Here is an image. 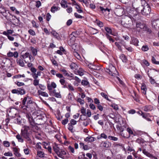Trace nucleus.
<instances>
[{"instance_id": "ea45409f", "label": "nucleus", "mask_w": 159, "mask_h": 159, "mask_svg": "<svg viewBox=\"0 0 159 159\" xmlns=\"http://www.w3.org/2000/svg\"><path fill=\"white\" fill-rule=\"evenodd\" d=\"M101 95L105 99L108 101H110L109 99L108 98V96L105 93L102 92L101 93Z\"/></svg>"}, {"instance_id": "e2e57ef3", "label": "nucleus", "mask_w": 159, "mask_h": 159, "mask_svg": "<svg viewBox=\"0 0 159 159\" xmlns=\"http://www.w3.org/2000/svg\"><path fill=\"white\" fill-rule=\"evenodd\" d=\"M32 102V101L30 99V98H28L27 102V105H26L25 106L27 107V106H29V105L31 104Z\"/></svg>"}, {"instance_id": "bf43d9fd", "label": "nucleus", "mask_w": 159, "mask_h": 159, "mask_svg": "<svg viewBox=\"0 0 159 159\" xmlns=\"http://www.w3.org/2000/svg\"><path fill=\"white\" fill-rule=\"evenodd\" d=\"M29 33L31 35L34 36L35 34V32L33 30L30 29L28 30Z\"/></svg>"}, {"instance_id": "ddd939ff", "label": "nucleus", "mask_w": 159, "mask_h": 159, "mask_svg": "<svg viewBox=\"0 0 159 159\" xmlns=\"http://www.w3.org/2000/svg\"><path fill=\"white\" fill-rule=\"evenodd\" d=\"M14 154L16 157H20L21 155L19 152V149L16 147L12 148Z\"/></svg>"}, {"instance_id": "412c9836", "label": "nucleus", "mask_w": 159, "mask_h": 159, "mask_svg": "<svg viewBox=\"0 0 159 159\" xmlns=\"http://www.w3.org/2000/svg\"><path fill=\"white\" fill-rule=\"evenodd\" d=\"M89 30L90 33L93 34H97L98 32L97 30L91 27L89 28Z\"/></svg>"}, {"instance_id": "c85d7f7f", "label": "nucleus", "mask_w": 159, "mask_h": 159, "mask_svg": "<svg viewBox=\"0 0 159 159\" xmlns=\"http://www.w3.org/2000/svg\"><path fill=\"white\" fill-rule=\"evenodd\" d=\"M120 58L124 62L126 63L127 61V58L126 56L123 54L121 55L120 56Z\"/></svg>"}, {"instance_id": "9d476101", "label": "nucleus", "mask_w": 159, "mask_h": 159, "mask_svg": "<svg viewBox=\"0 0 159 159\" xmlns=\"http://www.w3.org/2000/svg\"><path fill=\"white\" fill-rule=\"evenodd\" d=\"M70 67L72 69H75V74L80 75V71L79 70H76V69L78 68V67L76 64L74 63H72L70 65Z\"/></svg>"}, {"instance_id": "338daca9", "label": "nucleus", "mask_w": 159, "mask_h": 159, "mask_svg": "<svg viewBox=\"0 0 159 159\" xmlns=\"http://www.w3.org/2000/svg\"><path fill=\"white\" fill-rule=\"evenodd\" d=\"M36 7H39L41 5V3L40 1H38L36 2Z\"/></svg>"}, {"instance_id": "de8ad7c7", "label": "nucleus", "mask_w": 159, "mask_h": 159, "mask_svg": "<svg viewBox=\"0 0 159 159\" xmlns=\"http://www.w3.org/2000/svg\"><path fill=\"white\" fill-rule=\"evenodd\" d=\"M115 44L116 46L117 47L118 49L120 51H122V49L121 47L120 44L118 42H115Z\"/></svg>"}, {"instance_id": "680f3d73", "label": "nucleus", "mask_w": 159, "mask_h": 159, "mask_svg": "<svg viewBox=\"0 0 159 159\" xmlns=\"http://www.w3.org/2000/svg\"><path fill=\"white\" fill-rule=\"evenodd\" d=\"M81 113L83 114V116H86V110L83 107H82L81 110Z\"/></svg>"}, {"instance_id": "0e129e2a", "label": "nucleus", "mask_w": 159, "mask_h": 159, "mask_svg": "<svg viewBox=\"0 0 159 159\" xmlns=\"http://www.w3.org/2000/svg\"><path fill=\"white\" fill-rule=\"evenodd\" d=\"M116 79L118 81V82H119L120 84H121L122 85H123L124 84V83L117 76L116 77Z\"/></svg>"}, {"instance_id": "a878e982", "label": "nucleus", "mask_w": 159, "mask_h": 159, "mask_svg": "<svg viewBox=\"0 0 159 159\" xmlns=\"http://www.w3.org/2000/svg\"><path fill=\"white\" fill-rule=\"evenodd\" d=\"M53 149L55 152L59 154L60 149L57 144H55L53 147Z\"/></svg>"}, {"instance_id": "2eb2a0df", "label": "nucleus", "mask_w": 159, "mask_h": 159, "mask_svg": "<svg viewBox=\"0 0 159 159\" xmlns=\"http://www.w3.org/2000/svg\"><path fill=\"white\" fill-rule=\"evenodd\" d=\"M57 87L56 84L54 82H52L51 84H48L47 88L49 90H52V88H55Z\"/></svg>"}, {"instance_id": "f257e3e1", "label": "nucleus", "mask_w": 159, "mask_h": 159, "mask_svg": "<svg viewBox=\"0 0 159 159\" xmlns=\"http://www.w3.org/2000/svg\"><path fill=\"white\" fill-rule=\"evenodd\" d=\"M132 19L129 16H124L121 20V24L125 27L129 28L133 25Z\"/></svg>"}, {"instance_id": "423d86ee", "label": "nucleus", "mask_w": 159, "mask_h": 159, "mask_svg": "<svg viewBox=\"0 0 159 159\" xmlns=\"http://www.w3.org/2000/svg\"><path fill=\"white\" fill-rule=\"evenodd\" d=\"M136 27L137 30L139 31L143 30L144 31H148L150 32L148 28L142 22H137L136 24Z\"/></svg>"}, {"instance_id": "7ed1b4c3", "label": "nucleus", "mask_w": 159, "mask_h": 159, "mask_svg": "<svg viewBox=\"0 0 159 159\" xmlns=\"http://www.w3.org/2000/svg\"><path fill=\"white\" fill-rule=\"evenodd\" d=\"M145 3L144 0H134L132 2V6L133 8L140 10L143 8V4Z\"/></svg>"}, {"instance_id": "4d7b16f0", "label": "nucleus", "mask_w": 159, "mask_h": 159, "mask_svg": "<svg viewBox=\"0 0 159 159\" xmlns=\"http://www.w3.org/2000/svg\"><path fill=\"white\" fill-rule=\"evenodd\" d=\"M107 137V135L104 133H102L101 134L100 138H102L105 139H106Z\"/></svg>"}, {"instance_id": "c9c22d12", "label": "nucleus", "mask_w": 159, "mask_h": 159, "mask_svg": "<svg viewBox=\"0 0 159 159\" xmlns=\"http://www.w3.org/2000/svg\"><path fill=\"white\" fill-rule=\"evenodd\" d=\"M3 144L4 147H9L10 146L9 142L7 141H4L3 142Z\"/></svg>"}, {"instance_id": "393cba45", "label": "nucleus", "mask_w": 159, "mask_h": 159, "mask_svg": "<svg viewBox=\"0 0 159 159\" xmlns=\"http://www.w3.org/2000/svg\"><path fill=\"white\" fill-rule=\"evenodd\" d=\"M38 93L39 94L43 97H48V95L47 93L45 92H42L40 90H38Z\"/></svg>"}, {"instance_id": "6ab92c4d", "label": "nucleus", "mask_w": 159, "mask_h": 159, "mask_svg": "<svg viewBox=\"0 0 159 159\" xmlns=\"http://www.w3.org/2000/svg\"><path fill=\"white\" fill-rule=\"evenodd\" d=\"M30 48L34 56H35L37 55L38 51L37 49L34 48V47H30Z\"/></svg>"}, {"instance_id": "f8f14e48", "label": "nucleus", "mask_w": 159, "mask_h": 159, "mask_svg": "<svg viewBox=\"0 0 159 159\" xmlns=\"http://www.w3.org/2000/svg\"><path fill=\"white\" fill-rule=\"evenodd\" d=\"M89 68L92 70H98L101 69V67L98 66H96L94 65L90 64L89 65Z\"/></svg>"}, {"instance_id": "f03ea898", "label": "nucleus", "mask_w": 159, "mask_h": 159, "mask_svg": "<svg viewBox=\"0 0 159 159\" xmlns=\"http://www.w3.org/2000/svg\"><path fill=\"white\" fill-rule=\"evenodd\" d=\"M140 10L134 8H130L128 11L129 16H130L134 20H136L139 17V13Z\"/></svg>"}, {"instance_id": "39448f33", "label": "nucleus", "mask_w": 159, "mask_h": 159, "mask_svg": "<svg viewBox=\"0 0 159 159\" xmlns=\"http://www.w3.org/2000/svg\"><path fill=\"white\" fill-rule=\"evenodd\" d=\"M30 128L29 126L25 125L23 127V129H21V135L24 138L26 139L29 138L28 131L30 129Z\"/></svg>"}, {"instance_id": "aec40b11", "label": "nucleus", "mask_w": 159, "mask_h": 159, "mask_svg": "<svg viewBox=\"0 0 159 159\" xmlns=\"http://www.w3.org/2000/svg\"><path fill=\"white\" fill-rule=\"evenodd\" d=\"M101 144L103 147L105 148H108L111 145L110 143L108 142H102Z\"/></svg>"}, {"instance_id": "13d9d810", "label": "nucleus", "mask_w": 159, "mask_h": 159, "mask_svg": "<svg viewBox=\"0 0 159 159\" xmlns=\"http://www.w3.org/2000/svg\"><path fill=\"white\" fill-rule=\"evenodd\" d=\"M39 80L34 79L33 81V84L35 86H37L39 84Z\"/></svg>"}, {"instance_id": "4c0bfd02", "label": "nucleus", "mask_w": 159, "mask_h": 159, "mask_svg": "<svg viewBox=\"0 0 159 159\" xmlns=\"http://www.w3.org/2000/svg\"><path fill=\"white\" fill-rule=\"evenodd\" d=\"M66 2L64 0H62L61 1V4L62 7L64 8L67 7V6L66 5Z\"/></svg>"}, {"instance_id": "7c9ffc66", "label": "nucleus", "mask_w": 159, "mask_h": 159, "mask_svg": "<svg viewBox=\"0 0 159 159\" xmlns=\"http://www.w3.org/2000/svg\"><path fill=\"white\" fill-rule=\"evenodd\" d=\"M141 65H143V64L145 65L146 66H148L149 65V63L145 59H143L141 61Z\"/></svg>"}, {"instance_id": "69168bd1", "label": "nucleus", "mask_w": 159, "mask_h": 159, "mask_svg": "<svg viewBox=\"0 0 159 159\" xmlns=\"http://www.w3.org/2000/svg\"><path fill=\"white\" fill-rule=\"evenodd\" d=\"M127 131L129 133V135L133 134V132L130 128H128L127 129Z\"/></svg>"}, {"instance_id": "4468645a", "label": "nucleus", "mask_w": 159, "mask_h": 159, "mask_svg": "<svg viewBox=\"0 0 159 159\" xmlns=\"http://www.w3.org/2000/svg\"><path fill=\"white\" fill-rule=\"evenodd\" d=\"M142 109L145 111H149L153 109V107L151 105H146L143 107Z\"/></svg>"}, {"instance_id": "49530a36", "label": "nucleus", "mask_w": 159, "mask_h": 159, "mask_svg": "<svg viewBox=\"0 0 159 159\" xmlns=\"http://www.w3.org/2000/svg\"><path fill=\"white\" fill-rule=\"evenodd\" d=\"M143 153L148 157H149L150 156H151V154L148 152L146 149H144L143 150Z\"/></svg>"}, {"instance_id": "37998d69", "label": "nucleus", "mask_w": 159, "mask_h": 159, "mask_svg": "<svg viewBox=\"0 0 159 159\" xmlns=\"http://www.w3.org/2000/svg\"><path fill=\"white\" fill-rule=\"evenodd\" d=\"M108 138L111 140H112L114 141H116L118 140L117 138L111 135H109L108 136Z\"/></svg>"}, {"instance_id": "20e7f679", "label": "nucleus", "mask_w": 159, "mask_h": 159, "mask_svg": "<svg viewBox=\"0 0 159 159\" xmlns=\"http://www.w3.org/2000/svg\"><path fill=\"white\" fill-rule=\"evenodd\" d=\"M143 8L140 9L141 11V13L142 15L144 16H147L150 13L151 9L150 6L146 2L143 3Z\"/></svg>"}, {"instance_id": "473e14b6", "label": "nucleus", "mask_w": 159, "mask_h": 159, "mask_svg": "<svg viewBox=\"0 0 159 159\" xmlns=\"http://www.w3.org/2000/svg\"><path fill=\"white\" fill-rule=\"evenodd\" d=\"M141 89L143 91V93L144 94H146L147 88L145 84H143L141 87Z\"/></svg>"}, {"instance_id": "5701e85b", "label": "nucleus", "mask_w": 159, "mask_h": 159, "mask_svg": "<svg viewBox=\"0 0 159 159\" xmlns=\"http://www.w3.org/2000/svg\"><path fill=\"white\" fill-rule=\"evenodd\" d=\"M80 76H81L84 75H86V76H91L88 73H87L83 69L81 68H80Z\"/></svg>"}, {"instance_id": "4be33fe9", "label": "nucleus", "mask_w": 159, "mask_h": 159, "mask_svg": "<svg viewBox=\"0 0 159 159\" xmlns=\"http://www.w3.org/2000/svg\"><path fill=\"white\" fill-rule=\"evenodd\" d=\"M16 62L17 63L21 66L23 67L24 66L25 64L22 59L18 58L16 60Z\"/></svg>"}, {"instance_id": "603ef678", "label": "nucleus", "mask_w": 159, "mask_h": 159, "mask_svg": "<svg viewBox=\"0 0 159 159\" xmlns=\"http://www.w3.org/2000/svg\"><path fill=\"white\" fill-rule=\"evenodd\" d=\"M58 9L57 7L55 6H52L51 9V11L52 12H55Z\"/></svg>"}, {"instance_id": "052dcab7", "label": "nucleus", "mask_w": 159, "mask_h": 159, "mask_svg": "<svg viewBox=\"0 0 159 159\" xmlns=\"http://www.w3.org/2000/svg\"><path fill=\"white\" fill-rule=\"evenodd\" d=\"M51 34L56 37H57L58 36V33L54 30H52L51 32Z\"/></svg>"}, {"instance_id": "72a5a7b5", "label": "nucleus", "mask_w": 159, "mask_h": 159, "mask_svg": "<svg viewBox=\"0 0 159 159\" xmlns=\"http://www.w3.org/2000/svg\"><path fill=\"white\" fill-rule=\"evenodd\" d=\"M21 136H22L21 135H20L18 134L16 135V138L18 139L19 142L22 143L23 142L24 140L22 138Z\"/></svg>"}, {"instance_id": "79ce46f5", "label": "nucleus", "mask_w": 159, "mask_h": 159, "mask_svg": "<svg viewBox=\"0 0 159 159\" xmlns=\"http://www.w3.org/2000/svg\"><path fill=\"white\" fill-rule=\"evenodd\" d=\"M148 76L149 77V81L150 83L152 84H154L155 83V80L153 79L152 77L150 76L148 73Z\"/></svg>"}, {"instance_id": "e433bc0d", "label": "nucleus", "mask_w": 159, "mask_h": 159, "mask_svg": "<svg viewBox=\"0 0 159 159\" xmlns=\"http://www.w3.org/2000/svg\"><path fill=\"white\" fill-rule=\"evenodd\" d=\"M14 122L16 124H20L21 123V119L20 117L16 118L14 120Z\"/></svg>"}, {"instance_id": "dca6fc26", "label": "nucleus", "mask_w": 159, "mask_h": 159, "mask_svg": "<svg viewBox=\"0 0 159 159\" xmlns=\"http://www.w3.org/2000/svg\"><path fill=\"white\" fill-rule=\"evenodd\" d=\"M139 42V40L137 39L133 38L131 39V40L130 41V43L135 46H138Z\"/></svg>"}, {"instance_id": "2f4dec72", "label": "nucleus", "mask_w": 159, "mask_h": 159, "mask_svg": "<svg viewBox=\"0 0 159 159\" xmlns=\"http://www.w3.org/2000/svg\"><path fill=\"white\" fill-rule=\"evenodd\" d=\"M37 155L40 158H43L44 156V153L43 152L41 151H37Z\"/></svg>"}, {"instance_id": "c03bdc74", "label": "nucleus", "mask_w": 159, "mask_h": 159, "mask_svg": "<svg viewBox=\"0 0 159 159\" xmlns=\"http://www.w3.org/2000/svg\"><path fill=\"white\" fill-rule=\"evenodd\" d=\"M4 155L6 157H12L13 156V154L11 152H6L4 154Z\"/></svg>"}, {"instance_id": "a211bd4d", "label": "nucleus", "mask_w": 159, "mask_h": 159, "mask_svg": "<svg viewBox=\"0 0 159 159\" xmlns=\"http://www.w3.org/2000/svg\"><path fill=\"white\" fill-rule=\"evenodd\" d=\"M84 80H82L81 82V84L84 86H87L88 84H89V83L88 81L87 80V78L86 76H84L83 77Z\"/></svg>"}, {"instance_id": "5fc2aeb1", "label": "nucleus", "mask_w": 159, "mask_h": 159, "mask_svg": "<svg viewBox=\"0 0 159 159\" xmlns=\"http://www.w3.org/2000/svg\"><path fill=\"white\" fill-rule=\"evenodd\" d=\"M152 61L154 64H159V61H157L156 60L155 58L153 57H152Z\"/></svg>"}, {"instance_id": "1a4fd4ad", "label": "nucleus", "mask_w": 159, "mask_h": 159, "mask_svg": "<svg viewBox=\"0 0 159 159\" xmlns=\"http://www.w3.org/2000/svg\"><path fill=\"white\" fill-rule=\"evenodd\" d=\"M152 27L156 30H159V19L154 20L152 22Z\"/></svg>"}, {"instance_id": "0eeeda50", "label": "nucleus", "mask_w": 159, "mask_h": 159, "mask_svg": "<svg viewBox=\"0 0 159 159\" xmlns=\"http://www.w3.org/2000/svg\"><path fill=\"white\" fill-rule=\"evenodd\" d=\"M107 70L108 71H107V72L112 76H116L118 75V72L116 68L111 64L109 65L108 68Z\"/></svg>"}, {"instance_id": "09e8293b", "label": "nucleus", "mask_w": 159, "mask_h": 159, "mask_svg": "<svg viewBox=\"0 0 159 159\" xmlns=\"http://www.w3.org/2000/svg\"><path fill=\"white\" fill-rule=\"evenodd\" d=\"M30 53L28 52H25V54H24L22 55V57L23 59H25L28 57L29 56Z\"/></svg>"}, {"instance_id": "9b49d317", "label": "nucleus", "mask_w": 159, "mask_h": 159, "mask_svg": "<svg viewBox=\"0 0 159 159\" xmlns=\"http://www.w3.org/2000/svg\"><path fill=\"white\" fill-rule=\"evenodd\" d=\"M7 55L9 57H14L15 58H17L18 57V53L16 51L14 52H10L7 53Z\"/></svg>"}, {"instance_id": "8fccbe9b", "label": "nucleus", "mask_w": 159, "mask_h": 159, "mask_svg": "<svg viewBox=\"0 0 159 159\" xmlns=\"http://www.w3.org/2000/svg\"><path fill=\"white\" fill-rule=\"evenodd\" d=\"M73 4L76 6L75 7L77 9V11L79 12L80 11V9H80V6L77 4V3L75 1H74L73 2Z\"/></svg>"}, {"instance_id": "6e6d98bb", "label": "nucleus", "mask_w": 159, "mask_h": 159, "mask_svg": "<svg viewBox=\"0 0 159 159\" xmlns=\"http://www.w3.org/2000/svg\"><path fill=\"white\" fill-rule=\"evenodd\" d=\"M14 78H21V77L25 78V75L23 74L22 75L19 74L17 75H16L15 76H14Z\"/></svg>"}, {"instance_id": "b1692460", "label": "nucleus", "mask_w": 159, "mask_h": 159, "mask_svg": "<svg viewBox=\"0 0 159 159\" xmlns=\"http://www.w3.org/2000/svg\"><path fill=\"white\" fill-rule=\"evenodd\" d=\"M104 29L108 34L115 36V35L112 33V30L111 28L107 27H105Z\"/></svg>"}, {"instance_id": "c756f323", "label": "nucleus", "mask_w": 159, "mask_h": 159, "mask_svg": "<svg viewBox=\"0 0 159 159\" xmlns=\"http://www.w3.org/2000/svg\"><path fill=\"white\" fill-rule=\"evenodd\" d=\"M18 95H24L25 93L24 89L21 88H18Z\"/></svg>"}, {"instance_id": "3c124183", "label": "nucleus", "mask_w": 159, "mask_h": 159, "mask_svg": "<svg viewBox=\"0 0 159 159\" xmlns=\"http://www.w3.org/2000/svg\"><path fill=\"white\" fill-rule=\"evenodd\" d=\"M80 146L83 147V148L84 150H87L89 149L88 146L87 145H84V144L82 143H80Z\"/></svg>"}, {"instance_id": "58836bf2", "label": "nucleus", "mask_w": 159, "mask_h": 159, "mask_svg": "<svg viewBox=\"0 0 159 159\" xmlns=\"http://www.w3.org/2000/svg\"><path fill=\"white\" fill-rule=\"evenodd\" d=\"M106 36L107 39H108L110 42H114V40L112 39L111 36L109 35L108 34H106Z\"/></svg>"}, {"instance_id": "cd10ccee", "label": "nucleus", "mask_w": 159, "mask_h": 159, "mask_svg": "<svg viewBox=\"0 0 159 159\" xmlns=\"http://www.w3.org/2000/svg\"><path fill=\"white\" fill-rule=\"evenodd\" d=\"M59 154L57 153V154L58 156L62 158H63L64 157V155L66 154V152L64 151H61V152H59Z\"/></svg>"}, {"instance_id": "a18cd8bd", "label": "nucleus", "mask_w": 159, "mask_h": 159, "mask_svg": "<svg viewBox=\"0 0 159 159\" xmlns=\"http://www.w3.org/2000/svg\"><path fill=\"white\" fill-rule=\"evenodd\" d=\"M99 8L100 9V10L103 13L104 12H104H105L106 11H108V12L110 11V9L107 8H104L102 7L101 6L99 7Z\"/></svg>"}, {"instance_id": "a19ab883", "label": "nucleus", "mask_w": 159, "mask_h": 159, "mask_svg": "<svg viewBox=\"0 0 159 159\" xmlns=\"http://www.w3.org/2000/svg\"><path fill=\"white\" fill-rule=\"evenodd\" d=\"M123 46L129 52H132L133 51V49L131 47H128L125 45H124Z\"/></svg>"}, {"instance_id": "f3484780", "label": "nucleus", "mask_w": 159, "mask_h": 159, "mask_svg": "<svg viewBox=\"0 0 159 159\" xmlns=\"http://www.w3.org/2000/svg\"><path fill=\"white\" fill-rule=\"evenodd\" d=\"M61 71L65 75L67 76L68 77H71L72 78V79H74L73 77V74H70L67 73V71L65 69H63L61 70Z\"/></svg>"}, {"instance_id": "6e6552de", "label": "nucleus", "mask_w": 159, "mask_h": 159, "mask_svg": "<svg viewBox=\"0 0 159 159\" xmlns=\"http://www.w3.org/2000/svg\"><path fill=\"white\" fill-rule=\"evenodd\" d=\"M26 116L28 119V121L29 122L30 125H31L32 128L36 129L37 126L34 122L33 118L31 117V115L29 114H26Z\"/></svg>"}, {"instance_id": "bb28decb", "label": "nucleus", "mask_w": 159, "mask_h": 159, "mask_svg": "<svg viewBox=\"0 0 159 159\" xmlns=\"http://www.w3.org/2000/svg\"><path fill=\"white\" fill-rule=\"evenodd\" d=\"M95 138L92 137H88L85 139V141L86 142H92L95 140Z\"/></svg>"}, {"instance_id": "864d4df0", "label": "nucleus", "mask_w": 159, "mask_h": 159, "mask_svg": "<svg viewBox=\"0 0 159 159\" xmlns=\"http://www.w3.org/2000/svg\"><path fill=\"white\" fill-rule=\"evenodd\" d=\"M54 96L57 98H61V95L60 92L55 93V94H54Z\"/></svg>"}, {"instance_id": "f704fd0d", "label": "nucleus", "mask_w": 159, "mask_h": 159, "mask_svg": "<svg viewBox=\"0 0 159 159\" xmlns=\"http://www.w3.org/2000/svg\"><path fill=\"white\" fill-rule=\"evenodd\" d=\"M148 50V47L146 45H143L142 48V50L143 52L147 51Z\"/></svg>"}, {"instance_id": "774afa93", "label": "nucleus", "mask_w": 159, "mask_h": 159, "mask_svg": "<svg viewBox=\"0 0 159 159\" xmlns=\"http://www.w3.org/2000/svg\"><path fill=\"white\" fill-rule=\"evenodd\" d=\"M90 108L93 110H94L96 109L95 106L93 103H90L89 105Z\"/></svg>"}]
</instances>
